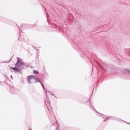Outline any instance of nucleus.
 Wrapping results in <instances>:
<instances>
[{
	"mask_svg": "<svg viewBox=\"0 0 130 130\" xmlns=\"http://www.w3.org/2000/svg\"><path fill=\"white\" fill-rule=\"evenodd\" d=\"M89 107L90 109H92V110H93V109H94V110H95V108H94V107H93V106L91 105L90 104L89 105Z\"/></svg>",
	"mask_w": 130,
	"mask_h": 130,
	"instance_id": "10",
	"label": "nucleus"
},
{
	"mask_svg": "<svg viewBox=\"0 0 130 130\" xmlns=\"http://www.w3.org/2000/svg\"><path fill=\"white\" fill-rule=\"evenodd\" d=\"M89 103L90 104V101H88Z\"/></svg>",
	"mask_w": 130,
	"mask_h": 130,
	"instance_id": "26",
	"label": "nucleus"
},
{
	"mask_svg": "<svg viewBox=\"0 0 130 130\" xmlns=\"http://www.w3.org/2000/svg\"><path fill=\"white\" fill-rule=\"evenodd\" d=\"M122 121H124V122H125L126 123H127V124H130V123L128 122H125V121L122 120Z\"/></svg>",
	"mask_w": 130,
	"mask_h": 130,
	"instance_id": "13",
	"label": "nucleus"
},
{
	"mask_svg": "<svg viewBox=\"0 0 130 130\" xmlns=\"http://www.w3.org/2000/svg\"><path fill=\"white\" fill-rule=\"evenodd\" d=\"M110 120H116V121H121L122 120L115 116H110Z\"/></svg>",
	"mask_w": 130,
	"mask_h": 130,
	"instance_id": "5",
	"label": "nucleus"
},
{
	"mask_svg": "<svg viewBox=\"0 0 130 130\" xmlns=\"http://www.w3.org/2000/svg\"><path fill=\"white\" fill-rule=\"evenodd\" d=\"M39 83H40V84L41 85V86H42L43 89H44V90H45L46 91H45V92H46L47 95V92L50 93V92L47 91V89H46V88H45V87H44V85H43V84H42V83L41 82V81H40V82H39Z\"/></svg>",
	"mask_w": 130,
	"mask_h": 130,
	"instance_id": "6",
	"label": "nucleus"
},
{
	"mask_svg": "<svg viewBox=\"0 0 130 130\" xmlns=\"http://www.w3.org/2000/svg\"><path fill=\"white\" fill-rule=\"evenodd\" d=\"M17 62L15 64V67H11V70H13L15 73H21L23 70L25 68H28V66L25 64L23 61V59L17 57Z\"/></svg>",
	"mask_w": 130,
	"mask_h": 130,
	"instance_id": "1",
	"label": "nucleus"
},
{
	"mask_svg": "<svg viewBox=\"0 0 130 130\" xmlns=\"http://www.w3.org/2000/svg\"><path fill=\"white\" fill-rule=\"evenodd\" d=\"M20 37H21V34L19 35V38H18L19 41H21V40H20Z\"/></svg>",
	"mask_w": 130,
	"mask_h": 130,
	"instance_id": "14",
	"label": "nucleus"
},
{
	"mask_svg": "<svg viewBox=\"0 0 130 130\" xmlns=\"http://www.w3.org/2000/svg\"><path fill=\"white\" fill-rule=\"evenodd\" d=\"M97 64H98L99 67H100V68H101V69L102 68V67H101V66H100V64H99L98 62H96Z\"/></svg>",
	"mask_w": 130,
	"mask_h": 130,
	"instance_id": "12",
	"label": "nucleus"
},
{
	"mask_svg": "<svg viewBox=\"0 0 130 130\" xmlns=\"http://www.w3.org/2000/svg\"><path fill=\"white\" fill-rule=\"evenodd\" d=\"M32 47H34V48H35L36 49V48H35L34 46H32Z\"/></svg>",
	"mask_w": 130,
	"mask_h": 130,
	"instance_id": "24",
	"label": "nucleus"
},
{
	"mask_svg": "<svg viewBox=\"0 0 130 130\" xmlns=\"http://www.w3.org/2000/svg\"><path fill=\"white\" fill-rule=\"evenodd\" d=\"M27 80L28 84H34V83H40V80L38 77L34 75L28 76L27 77Z\"/></svg>",
	"mask_w": 130,
	"mask_h": 130,
	"instance_id": "2",
	"label": "nucleus"
},
{
	"mask_svg": "<svg viewBox=\"0 0 130 130\" xmlns=\"http://www.w3.org/2000/svg\"><path fill=\"white\" fill-rule=\"evenodd\" d=\"M102 118H103V119H105V118H106V116H105L104 115H103V116H102Z\"/></svg>",
	"mask_w": 130,
	"mask_h": 130,
	"instance_id": "11",
	"label": "nucleus"
},
{
	"mask_svg": "<svg viewBox=\"0 0 130 130\" xmlns=\"http://www.w3.org/2000/svg\"><path fill=\"white\" fill-rule=\"evenodd\" d=\"M19 29V31H21V30L20 29V27L19 26H18Z\"/></svg>",
	"mask_w": 130,
	"mask_h": 130,
	"instance_id": "22",
	"label": "nucleus"
},
{
	"mask_svg": "<svg viewBox=\"0 0 130 130\" xmlns=\"http://www.w3.org/2000/svg\"><path fill=\"white\" fill-rule=\"evenodd\" d=\"M45 104L46 107H47L50 113L52 114V113H53V110L52 109V107L50 106V101L49 100V99L47 98L45 100Z\"/></svg>",
	"mask_w": 130,
	"mask_h": 130,
	"instance_id": "3",
	"label": "nucleus"
},
{
	"mask_svg": "<svg viewBox=\"0 0 130 130\" xmlns=\"http://www.w3.org/2000/svg\"><path fill=\"white\" fill-rule=\"evenodd\" d=\"M33 73H34V74H35L36 75L39 74V72H38V71H36L35 70H34L33 71Z\"/></svg>",
	"mask_w": 130,
	"mask_h": 130,
	"instance_id": "8",
	"label": "nucleus"
},
{
	"mask_svg": "<svg viewBox=\"0 0 130 130\" xmlns=\"http://www.w3.org/2000/svg\"><path fill=\"white\" fill-rule=\"evenodd\" d=\"M54 97H55V98H56V99H57V97H56V96H55V95H54Z\"/></svg>",
	"mask_w": 130,
	"mask_h": 130,
	"instance_id": "20",
	"label": "nucleus"
},
{
	"mask_svg": "<svg viewBox=\"0 0 130 130\" xmlns=\"http://www.w3.org/2000/svg\"><path fill=\"white\" fill-rule=\"evenodd\" d=\"M36 49V51H37V55H38L37 57H38L39 56L40 51L38 49Z\"/></svg>",
	"mask_w": 130,
	"mask_h": 130,
	"instance_id": "9",
	"label": "nucleus"
},
{
	"mask_svg": "<svg viewBox=\"0 0 130 130\" xmlns=\"http://www.w3.org/2000/svg\"><path fill=\"white\" fill-rule=\"evenodd\" d=\"M106 119H107V120H108V119H110V117H106Z\"/></svg>",
	"mask_w": 130,
	"mask_h": 130,
	"instance_id": "17",
	"label": "nucleus"
},
{
	"mask_svg": "<svg viewBox=\"0 0 130 130\" xmlns=\"http://www.w3.org/2000/svg\"><path fill=\"white\" fill-rule=\"evenodd\" d=\"M107 121V119H105L104 120V122H105V121Z\"/></svg>",
	"mask_w": 130,
	"mask_h": 130,
	"instance_id": "19",
	"label": "nucleus"
},
{
	"mask_svg": "<svg viewBox=\"0 0 130 130\" xmlns=\"http://www.w3.org/2000/svg\"><path fill=\"white\" fill-rule=\"evenodd\" d=\"M95 111H96V112H97V113H98V114H97L98 116H101V117L103 116V114L98 112V111H96V110H95Z\"/></svg>",
	"mask_w": 130,
	"mask_h": 130,
	"instance_id": "7",
	"label": "nucleus"
},
{
	"mask_svg": "<svg viewBox=\"0 0 130 130\" xmlns=\"http://www.w3.org/2000/svg\"><path fill=\"white\" fill-rule=\"evenodd\" d=\"M118 68L113 67L110 69V71L111 72L112 74H116L117 73Z\"/></svg>",
	"mask_w": 130,
	"mask_h": 130,
	"instance_id": "4",
	"label": "nucleus"
},
{
	"mask_svg": "<svg viewBox=\"0 0 130 130\" xmlns=\"http://www.w3.org/2000/svg\"><path fill=\"white\" fill-rule=\"evenodd\" d=\"M51 95H52V96H54V94H53V93H51Z\"/></svg>",
	"mask_w": 130,
	"mask_h": 130,
	"instance_id": "18",
	"label": "nucleus"
},
{
	"mask_svg": "<svg viewBox=\"0 0 130 130\" xmlns=\"http://www.w3.org/2000/svg\"><path fill=\"white\" fill-rule=\"evenodd\" d=\"M47 21L48 23L49 24V22H48V20H47Z\"/></svg>",
	"mask_w": 130,
	"mask_h": 130,
	"instance_id": "25",
	"label": "nucleus"
},
{
	"mask_svg": "<svg viewBox=\"0 0 130 130\" xmlns=\"http://www.w3.org/2000/svg\"><path fill=\"white\" fill-rule=\"evenodd\" d=\"M10 77L13 79V76H11Z\"/></svg>",
	"mask_w": 130,
	"mask_h": 130,
	"instance_id": "21",
	"label": "nucleus"
},
{
	"mask_svg": "<svg viewBox=\"0 0 130 130\" xmlns=\"http://www.w3.org/2000/svg\"><path fill=\"white\" fill-rule=\"evenodd\" d=\"M12 90L13 89H10V92L12 94H14V92L12 91Z\"/></svg>",
	"mask_w": 130,
	"mask_h": 130,
	"instance_id": "16",
	"label": "nucleus"
},
{
	"mask_svg": "<svg viewBox=\"0 0 130 130\" xmlns=\"http://www.w3.org/2000/svg\"><path fill=\"white\" fill-rule=\"evenodd\" d=\"M55 28H56V29H57L58 30L59 29H60V28L59 27L57 26H56L55 27Z\"/></svg>",
	"mask_w": 130,
	"mask_h": 130,
	"instance_id": "15",
	"label": "nucleus"
},
{
	"mask_svg": "<svg viewBox=\"0 0 130 130\" xmlns=\"http://www.w3.org/2000/svg\"><path fill=\"white\" fill-rule=\"evenodd\" d=\"M47 18H48V14L47 15Z\"/></svg>",
	"mask_w": 130,
	"mask_h": 130,
	"instance_id": "23",
	"label": "nucleus"
}]
</instances>
